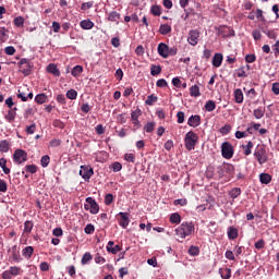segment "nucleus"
<instances>
[{"instance_id":"7","label":"nucleus","mask_w":279,"mask_h":279,"mask_svg":"<svg viewBox=\"0 0 279 279\" xmlns=\"http://www.w3.org/2000/svg\"><path fill=\"white\" fill-rule=\"evenodd\" d=\"M199 39V31L194 29L189 33L187 43L195 47L197 45V40Z\"/></svg>"},{"instance_id":"9","label":"nucleus","mask_w":279,"mask_h":279,"mask_svg":"<svg viewBox=\"0 0 279 279\" xmlns=\"http://www.w3.org/2000/svg\"><path fill=\"white\" fill-rule=\"evenodd\" d=\"M157 50L161 58H169V46L167 44H159Z\"/></svg>"},{"instance_id":"44","label":"nucleus","mask_w":279,"mask_h":279,"mask_svg":"<svg viewBox=\"0 0 279 279\" xmlns=\"http://www.w3.org/2000/svg\"><path fill=\"white\" fill-rule=\"evenodd\" d=\"M154 128H156V123H154V122H148L146 125H145V128H144V130H145V132H154Z\"/></svg>"},{"instance_id":"12","label":"nucleus","mask_w":279,"mask_h":279,"mask_svg":"<svg viewBox=\"0 0 279 279\" xmlns=\"http://www.w3.org/2000/svg\"><path fill=\"white\" fill-rule=\"evenodd\" d=\"M47 72L51 73V75H54V77H60V70H58V65L50 63L47 66Z\"/></svg>"},{"instance_id":"35","label":"nucleus","mask_w":279,"mask_h":279,"mask_svg":"<svg viewBox=\"0 0 279 279\" xmlns=\"http://www.w3.org/2000/svg\"><path fill=\"white\" fill-rule=\"evenodd\" d=\"M253 114H254L255 119H263V117H265V110L255 109Z\"/></svg>"},{"instance_id":"6","label":"nucleus","mask_w":279,"mask_h":279,"mask_svg":"<svg viewBox=\"0 0 279 279\" xmlns=\"http://www.w3.org/2000/svg\"><path fill=\"white\" fill-rule=\"evenodd\" d=\"M13 160L17 165L25 162V160H27V153L23 149H16L13 155Z\"/></svg>"},{"instance_id":"15","label":"nucleus","mask_w":279,"mask_h":279,"mask_svg":"<svg viewBox=\"0 0 279 279\" xmlns=\"http://www.w3.org/2000/svg\"><path fill=\"white\" fill-rule=\"evenodd\" d=\"M82 29H93L95 27V24L90 22V20H83L81 22Z\"/></svg>"},{"instance_id":"36","label":"nucleus","mask_w":279,"mask_h":279,"mask_svg":"<svg viewBox=\"0 0 279 279\" xmlns=\"http://www.w3.org/2000/svg\"><path fill=\"white\" fill-rule=\"evenodd\" d=\"M150 12L154 14V16H160V14H162L158 5H153Z\"/></svg>"},{"instance_id":"31","label":"nucleus","mask_w":279,"mask_h":279,"mask_svg":"<svg viewBox=\"0 0 279 279\" xmlns=\"http://www.w3.org/2000/svg\"><path fill=\"white\" fill-rule=\"evenodd\" d=\"M49 162H51V158L49 157V155H45L41 157L40 159L41 167H49Z\"/></svg>"},{"instance_id":"33","label":"nucleus","mask_w":279,"mask_h":279,"mask_svg":"<svg viewBox=\"0 0 279 279\" xmlns=\"http://www.w3.org/2000/svg\"><path fill=\"white\" fill-rule=\"evenodd\" d=\"M161 71H162V69L160 68V65H151V68H150L151 75H160Z\"/></svg>"},{"instance_id":"37","label":"nucleus","mask_w":279,"mask_h":279,"mask_svg":"<svg viewBox=\"0 0 279 279\" xmlns=\"http://www.w3.org/2000/svg\"><path fill=\"white\" fill-rule=\"evenodd\" d=\"M36 101H37V104H45V101H47V95L38 94L36 96Z\"/></svg>"},{"instance_id":"61","label":"nucleus","mask_w":279,"mask_h":279,"mask_svg":"<svg viewBox=\"0 0 279 279\" xmlns=\"http://www.w3.org/2000/svg\"><path fill=\"white\" fill-rule=\"evenodd\" d=\"M39 267L41 271H49V264L47 262H43Z\"/></svg>"},{"instance_id":"53","label":"nucleus","mask_w":279,"mask_h":279,"mask_svg":"<svg viewBox=\"0 0 279 279\" xmlns=\"http://www.w3.org/2000/svg\"><path fill=\"white\" fill-rule=\"evenodd\" d=\"M93 232H95V227L93 225H87L85 227V233L86 234H93Z\"/></svg>"},{"instance_id":"22","label":"nucleus","mask_w":279,"mask_h":279,"mask_svg":"<svg viewBox=\"0 0 279 279\" xmlns=\"http://www.w3.org/2000/svg\"><path fill=\"white\" fill-rule=\"evenodd\" d=\"M5 165H8V160H5V158H1L0 159V167L3 171V173H5V175H8L10 173V168H7Z\"/></svg>"},{"instance_id":"41","label":"nucleus","mask_w":279,"mask_h":279,"mask_svg":"<svg viewBox=\"0 0 279 279\" xmlns=\"http://www.w3.org/2000/svg\"><path fill=\"white\" fill-rule=\"evenodd\" d=\"M89 260H93V255H90V253H85L82 258L83 265H86Z\"/></svg>"},{"instance_id":"29","label":"nucleus","mask_w":279,"mask_h":279,"mask_svg":"<svg viewBox=\"0 0 279 279\" xmlns=\"http://www.w3.org/2000/svg\"><path fill=\"white\" fill-rule=\"evenodd\" d=\"M9 123H12V121L16 118V111L9 110L8 114L4 117Z\"/></svg>"},{"instance_id":"27","label":"nucleus","mask_w":279,"mask_h":279,"mask_svg":"<svg viewBox=\"0 0 279 279\" xmlns=\"http://www.w3.org/2000/svg\"><path fill=\"white\" fill-rule=\"evenodd\" d=\"M252 147H254V143L252 142H248L246 146L242 145L245 156H250V154H252Z\"/></svg>"},{"instance_id":"26","label":"nucleus","mask_w":279,"mask_h":279,"mask_svg":"<svg viewBox=\"0 0 279 279\" xmlns=\"http://www.w3.org/2000/svg\"><path fill=\"white\" fill-rule=\"evenodd\" d=\"M156 101H158V97H156L154 95H149V96H147L145 104H146V106H154V104H156Z\"/></svg>"},{"instance_id":"5","label":"nucleus","mask_w":279,"mask_h":279,"mask_svg":"<svg viewBox=\"0 0 279 279\" xmlns=\"http://www.w3.org/2000/svg\"><path fill=\"white\" fill-rule=\"evenodd\" d=\"M85 210H89L92 215H97V213H99V205L97 204V202H95V199H93V197H87Z\"/></svg>"},{"instance_id":"42","label":"nucleus","mask_w":279,"mask_h":279,"mask_svg":"<svg viewBox=\"0 0 279 279\" xmlns=\"http://www.w3.org/2000/svg\"><path fill=\"white\" fill-rule=\"evenodd\" d=\"M4 53H7V56H14V53H16V49L12 46H8L4 49Z\"/></svg>"},{"instance_id":"11","label":"nucleus","mask_w":279,"mask_h":279,"mask_svg":"<svg viewBox=\"0 0 279 279\" xmlns=\"http://www.w3.org/2000/svg\"><path fill=\"white\" fill-rule=\"evenodd\" d=\"M119 217H121L120 219V226L122 228H128V226H130V214L128 213H120Z\"/></svg>"},{"instance_id":"55","label":"nucleus","mask_w":279,"mask_h":279,"mask_svg":"<svg viewBox=\"0 0 279 279\" xmlns=\"http://www.w3.org/2000/svg\"><path fill=\"white\" fill-rule=\"evenodd\" d=\"M34 132H36V124L26 126V134H34Z\"/></svg>"},{"instance_id":"62","label":"nucleus","mask_w":279,"mask_h":279,"mask_svg":"<svg viewBox=\"0 0 279 279\" xmlns=\"http://www.w3.org/2000/svg\"><path fill=\"white\" fill-rule=\"evenodd\" d=\"M93 8V2H84L81 7L82 10H90Z\"/></svg>"},{"instance_id":"34","label":"nucleus","mask_w":279,"mask_h":279,"mask_svg":"<svg viewBox=\"0 0 279 279\" xmlns=\"http://www.w3.org/2000/svg\"><path fill=\"white\" fill-rule=\"evenodd\" d=\"M8 29L5 27L0 28V41L5 43L8 40V35H7Z\"/></svg>"},{"instance_id":"46","label":"nucleus","mask_w":279,"mask_h":279,"mask_svg":"<svg viewBox=\"0 0 279 279\" xmlns=\"http://www.w3.org/2000/svg\"><path fill=\"white\" fill-rule=\"evenodd\" d=\"M107 252H111V254H117L118 252H121V246L116 245L113 247L107 246Z\"/></svg>"},{"instance_id":"49","label":"nucleus","mask_w":279,"mask_h":279,"mask_svg":"<svg viewBox=\"0 0 279 279\" xmlns=\"http://www.w3.org/2000/svg\"><path fill=\"white\" fill-rule=\"evenodd\" d=\"M230 130H232V126H230L229 124H226L220 129V132L221 134H230Z\"/></svg>"},{"instance_id":"10","label":"nucleus","mask_w":279,"mask_h":279,"mask_svg":"<svg viewBox=\"0 0 279 279\" xmlns=\"http://www.w3.org/2000/svg\"><path fill=\"white\" fill-rule=\"evenodd\" d=\"M201 123H202V117L199 116H192L187 120V125H190V128H198Z\"/></svg>"},{"instance_id":"23","label":"nucleus","mask_w":279,"mask_h":279,"mask_svg":"<svg viewBox=\"0 0 279 279\" xmlns=\"http://www.w3.org/2000/svg\"><path fill=\"white\" fill-rule=\"evenodd\" d=\"M216 108L217 105L213 100H208L205 105V110H207V112H213V110H215Z\"/></svg>"},{"instance_id":"17","label":"nucleus","mask_w":279,"mask_h":279,"mask_svg":"<svg viewBox=\"0 0 279 279\" xmlns=\"http://www.w3.org/2000/svg\"><path fill=\"white\" fill-rule=\"evenodd\" d=\"M228 236H229V239L234 241V239H236L239 236V230L234 227H231L228 231Z\"/></svg>"},{"instance_id":"13","label":"nucleus","mask_w":279,"mask_h":279,"mask_svg":"<svg viewBox=\"0 0 279 279\" xmlns=\"http://www.w3.org/2000/svg\"><path fill=\"white\" fill-rule=\"evenodd\" d=\"M223 62V54L216 53L213 58V65L216 68L221 66V63Z\"/></svg>"},{"instance_id":"43","label":"nucleus","mask_w":279,"mask_h":279,"mask_svg":"<svg viewBox=\"0 0 279 279\" xmlns=\"http://www.w3.org/2000/svg\"><path fill=\"white\" fill-rule=\"evenodd\" d=\"M120 16L121 15L119 13H117V11H113L109 14V21H112V22L119 21Z\"/></svg>"},{"instance_id":"2","label":"nucleus","mask_w":279,"mask_h":279,"mask_svg":"<svg viewBox=\"0 0 279 279\" xmlns=\"http://www.w3.org/2000/svg\"><path fill=\"white\" fill-rule=\"evenodd\" d=\"M198 136L195 134V132L190 131L186 133L184 143H185V148L189 151H192V149H195V146L197 145Z\"/></svg>"},{"instance_id":"30","label":"nucleus","mask_w":279,"mask_h":279,"mask_svg":"<svg viewBox=\"0 0 279 279\" xmlns=\"http://www.w3.org/2000/svg\"><path fill=\"white\" fill-rule=\"evenodd\" d=\"M230 197H232L233 199H236V197H239V195H241V189L239 187H234L229 192Z\"/></svg>"},{"instance_id":"50","label":"nucleus","mask_w":279,"mask_h":279,"mask_svg":"<svg viewBox=\"0 0 279 279\" xmlns=\"http://www.w3.org/2000/svg\"><path fill=\"white\" fill-rule=\"evenodd\" d=\"M62 145V141L60 140H51L50 141V147H60Z\"/></svg>"},{"instance_id":"25","label":"nucleus","mask_w":279,"mask_h":279,"mask_svg":"<svg viewBox=\"0 0 279 279\" xmlns=\"http://www.w3.org/2000/svg\"><path fill=\"white\" fill-rule=\"evenodd\" d=\"M10 150V143L8 141L0 142V151L8 153Z\"/></svg>"},{"instance_id":"19","label":"nucleus","mask_w":279,"mask_h":279,"mask_svg":"<svg viewBox=\"0 0 279 279\" xmlns=\"http://www.w3.org/2000/svg\"><path fill=\"white\" fill-rule=\"evenodd\" d=\"M182 221V217L180 216V214L174 213L170 216V223H180Z\"/></svg>"},{"instance_id":"64","label":"nucleus","mask_w":279,"mask_h":279,"mask_svg":"<svg viewBox=\"0 0 279 279\" xmlns=\"http://www.w3.org/2000/svg\"><path fill=\"white\" fill-rule=\"evenodd\" d=\"M272 49L277 56H279V40L276 41V44L272 46Z\"/></svg>"},{"instance_id":"20","label":"nucleus","mask_w":279,"mask_h":279,"mask_svg":"<svg viewBox=\"0 0 279 279\" xmlns=\"http://www.w3.org/2000/svg\"><path fill=\"white\" fill-rule=\"evenodd\" d=\"M234 97L236 104H243V92L241 89H235Z\"/></svg>"},{"instance_id":"40","label":"nucleus","mask_w":279,"mask_h":279,"mask_svg":"<svg viewBox=\"0 0 279 279\" xmlns=\"http://www.w3.org/2000/svg\"><path fill=\"white\" fill-rule=\"evenodd\" d=\"M189 254H190L191 256H197V255L199 254V247H197V246H191V247L189 248Z\"/></svg>"},{"instance_id":"1","label":"nucleus","mask_w":279,"mask_h":279,"mask_svg":"<svg viewBox=\"0 0 279 279\" xmlns=\"http://www.w3.org/2000/svg\"><path fill=\"white\" fill-rule=\"evenodd\" d=\"M174 232L178 241H180V239L181 241H184L186 236H191V234L195 232V226L193 222H183L174 230Z\"/></svg>"},{"instance_id":"4","label":"nucleus","mask_w":279,"mask_h":279,"mask_svg":"<svg viewBox=\"0 0 279 279\" xmlns=\"http://www.w3.org/2000/svg\"><path fill=\"white\" fill-rule=\"evenodd\" d=\"M254 156L260 165H265V162L268 160L267 150L265 147H257L254 151Z\"/></svg>"},{"instance_id":"16","label":"nucleus","mask_w":279,"mask_h":279,"mask_svg":"<svg viewBox=\"0 0 279 279\" xmlns=\"http://www.w3.org/2000/svg\"><path fill=\"white\" fill-rule=\"evenodd\" d=\"M259 180H260L262 184H269L271 182V177L269 173H260Z\"/></svg>"},{"instance_id":"45","label":"nucleus","mask_w":279,"mask_h":279,"mask_svg":"<svg viewBox=\"0 0 279 279\" xmlns=\"http://www.w3.org/2000/svg\"><path fill=\"white\" fill-rule=\"evenodd\" d=\"M141 114H142L141 109L137 108L135 111L131 113L132 121H136V119L141 117Z\"/></svg>"},{"instance_id":"18","label":"nucleus","mask_w":279,"mask_h":279,"mask_svg":"<svg viewBox=\"0 0 279 279\" xmlns=\"http://www.w3.org/2000/svg\"><path fill=\"white\" fill-rule=\"evenodd\" d=\"M159 33L162 36H167V34H171V27L168 24H162L159 28Z\"/></svg>"},{"instance_id":"52","label":"nucleus","mask_w":279,"mask_h":279,"mask_svg":"<svg viewBox=\"0 0 279 279\" xmlns=\"http://www.w3.org/2000/svg\"><path fill=\"white\" fill-rule=\"evenodd\" d=\"M53 126L59 128L60 130H64V123L60 120H54L53 121Z\"/></svg>"},{"instance_id":"8","label":"nucleus","mask_w":279,"mask_h":279,"mask_svg":"<svg viewBox=\"0 0 279 279\" xmlns=\"http://www.w3.org/2000/svg\"><path fill=\"white\" fill-rule=\"evenodd\" d=\"M80 175L84 180H90V178L93 177V168L82 166L80 170Z\"/></svg>"},{"instance_id":"57","label":"nucleus","mask_w":279,"mask_h":279,"mask_svg":"<svg viewBox=\"0 0 279 279\" xmlns=\"http://www.w3.org/2000/svg\"><path fill=\"white\" fill-rule=\"evenodd\" d=\"M253 38L254 40H260V38H263L260 31H253Z\"/></svg>"},{"instance_id":"21","label":"nucleus","mask_w":279,"mask_h":279,"mask_svg":"<svg viewBox=\"0 0 279 279\" xmlns=\"http://www.w3.org/2000/svg\"><path fill=\"white\" fill-rule=\"evenodd\" d=\"M190 95H191V97H199V95H202L199 93V86H197V85L192 86L190 88Z\"/></svg>"},{"instance_id":"14","label":"nucleus","mask_w":279,"mask_h":279,"mask_svg":"<svg viewBox=\"0 0 279 279\" xmlns=\"http://www.w3.org/2000/svg\"><path fill=\"white\" fill-rule=\"evenodd\" d=\"M219 274L222 279H230L232 270L230 268H220Z\"/></svg>"},{"instance_id":"38","label":"nucleus","mask_w":279,"mask_h":279,"mask_svg":"<svg viewBox=\"0 0 279 279\" xmlns=\"http://www.w3.org/2000/svg\"><path fill=\"white\" fill-rule=\"evenodd\" d=\"M68 99H77V92L75 89H70L66 93Z\"/></svg>"},{"instance_id":"39","label":"nucleus","mask_w":279,"mask_h":279,"mask_svg":"<svg viewBox=\"0 0 279 279\" xmlns=\"http://www.w3.org/2000/svg\"><path fill=\"white\" fill-rule=\"evenodd\" d=\"M113 201H114V196L112 194H106L105 196L106 206H110V204H112Z\"/></svg>"},{"instance_id":"47","label":"nucleus","mask_w":279,"mask_h":279,"mask_svg":"<svg viewBox=\"0 0 279 279\" xmlns=\"http://www.w3.org/2000/svg\"><path fill=\"white\" fill-rule=\"evenodd\" d=\"M5 191H8V183L0 179V193H5Z\"/></svg>"},{"instance_id":"48","label":"nucleus","mask_w":279,"mask_h":279,"mask_svg":"<svg viewBox=\"0 0 279 279\" xmlns=\"http://www.w3.org/2000/svg\"><path fill=\"white\" fill-rule=\"evenodd\" d=\"M32 228H34V223L26 221L24 225V232H32Z\"/></svg>"},{"instance_id":"51","label":"nucleus","mask_w":279,"mask_h":279,"mask_svg":"<svg viewBox=\"0 0 279 279\" xmlns=\"http://www.w3.org/2000/svg\"><path fill=\"white\" fill-rule=\"evenodd\" d=\"M267 36H268V38H270L271 40H276V38H277V35H276V32H274V31H267V32H264Z\"/></svg>"},{"instance_id":"54","label":"nucleus","mask_w":279,"mask_h":279,"mask_svg":"<svg viewBox=\"0 0 279 279\" xmlns=\"http://www.w3.org/2000/svg\"><path fill=\"white\" fill-rule=\"evenodd\" d=\"M27 173H36V166L28 165L25 167Z\"/></svg>"},{"instance_id":"28","label":"nucleus","mask_w":279,"mask_h":279,"mask_svg":"<svg viewBox=\"0 0 279 279\" xmlns=\"http://www.w3.org/2000/svg\"><path fill=\"white\" fill-rule=\"evenodd\" d=\"M32 254H34V248L32 246H26L23 250V256H25L26 258H31Z\"/></svg>"},{"instance_id":"56","label":"nucleus","mask_w":279,"mask_h":279,"mask_svg":"<svg viewBox=\"0 0 279 279\" xmlns=\"http://www.w3.org/2000/svg\"><path fill=\"white\" fill-rule=\"evenodd\" d=\"M112 169H113V171L118 172V171H121V169H123V166L119 162H113Z\"/></svg>"},{"instance_id":"58","label":"nucleus","mask_w":279,"mask_h":279,"mask_svg":"<svg viewBox=\"0 0 279 279\" xmlns=\"http://www.w3.org/2000/svg\"><path fill=\"white\" fill-rule=\"evenodd\" d=\"M177 118H178V123H184V112L179 111L177 113Z\"/></svg>"},{"instance_id":"24","label":"nucleus","mask_w":279,"mask_h":279,"mask_svg":"<svg viewBox=\"0 0 279 279\" xmlns=\"http://www.w3.org/2000/svg\"><path fill=\"white\" fill-rule=\"evenodd\" d=\"M13 24L15 27H23V25H25V19H23V16H17L13 20Z\"/></svg>"},{"instance_id":"63","label":"nucleus","mask_w":279,"mask_h":279,"mask_svg":"<svg viewBox=\"0 0 279 279\" xmlns=\"http://www.w3.org/2000/svg\"><path fill=\"white\" fill-rule=\"evenodd\" d=\"M272 93L275 95H279V83H274L272 84Z\"/></svg>"},{"instance_id":"3","label":"nucleus","mask_w":279,"mask_h":279,"mask_svg":"<svg viewBox=\"0 0 279 279\" xmlns=\"http://www.w3.org/2000/svg\"><path fill=\"white\" fill-rule=\"evenodd\" d=\"M221 154L222 158L230 160V158L234 156V148L232 147V144L229 142H223L221 145Z\"/></svg>"},{"instance_id":"60","label":"nucleus","mask_w":279,"mask_h":279,"mask_svg":"<svg viewBox=\"0 0 279 279\" xmlns=\"http://www.w3.org/2000/svg\"><path fill=\"white\" fill-rule=\"evenodd\" d=\"M157 86H158L159 88H165V86H167V81L163 80V78L158 80V81H157Z\"/></svg>"},{"instance_id":"59","label":"nucleus","mask_w":279,"mask_h":279,"mask_svg":"<svg viewBox=\"0 0 279 279\" xmlns=\"http://www.w3.org/2000/svg\"><path fill=\"white\" fill-rule=\"evenodd\" d=\"M124 160H126V162H134V154H125Z\"/></svg>"},{"instance_id":"32","label":"nucleus","mask_w":279,"mask_h":279,"mask_svg":"<svg viewBox=\"0 0 279 279\" xmlns=\"http://www.w3.org/2000/svg\"><path fill=\"white\" fill-rule=\"evenodd\" d=\"M84 71V68H82V65H76L72 69V75L73 77H77V75H80V73H82Z\"/></svg>"}]
</instances>
